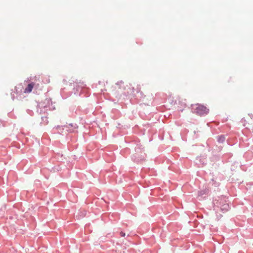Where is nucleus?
<instances>
[{"mask_svg": "<svg viewBox=\"0 0 253 253\" xmlns=\"http://www.w3.org/2000/svg\"><path fill=\"white\" fill-rule=\"evenodd\" d=\"M35 85V84L34 83H31L28 84L27 86L25 88L24 90L25 93H30L32 91L34 86Z\"/></svg>", "mask_w": 253, "mask_h": 253, "instance_id": "obj_2", "label": "nucleus"}, {"mask_svg": "<svg viewBox=\"0 0 253 253\" xmlns=\"http://www.w3.org/2000/svg\"><path fill=\"white\" fill-rule=\"evenodd\" d=\"M209 110L202 105H196L195 109V113L199 115H206L209 113Z\"/></svg>", "mask_w": 253, "mask_h": 253, "instance_id": "obj_1", "label": "nucleus"}, {"mask_svg": "<svg viewBox=\"0 0 253 253\" xmlns=\"http://www.w3.org/2000/svg\"><path fill=\"white\" fill-rule=\"evenodd\" d=\"M225 140V138L223 136H220L219 138V141H224Z\"/></svg>", "mask_w": 253, "mask_h": 253, "instance_id": "obj_5", "label": "nucleus"}, {"mask_svg": "<svg viewBox=\"0 0 253 253\" xmlns=\"http://www.w3.org/2000/svg\"><path fill=\"white\" fill-rule=\"evenodd\" d=\"M246 120H251V122H252V118L249 115H248V116H247L246 117H245L244 119H242V122L243 123V125L244 126H246V123H245V122L246 121Z\"/></svg>", "mask_w": 253, "mask_h": 253, "instance_id": "obj_3", "label": "nucleus"}, {"mask_svg": "<svg viewBox=\"0 0 253 253\" xmlns=\"http://www.w3.org/2000/svg\"><path fill=\"white\" fill-rule=\"evenodd\" d=\"M120 234L121 235V237H125L126 236V233L123 231H121L120 233Z\"/></svg>", "mask_w": 253, "mask_h": 253, "instance_id": "obj_4", "label": "nucleus"}]
</instances>
